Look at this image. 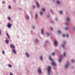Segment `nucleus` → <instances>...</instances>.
Segmentation results:
<instances>
[{
	"label": "nucleus",
	"instance_id": "f03ea898",
	"mask_svg": "<svg viewBox=\"0 0 75 75\" xmlns=\"http://www.w3.org/2000/svg\"><path fill=\"white\" fill-rule=\"evenodd\" d=\"M47 71H48V75H50V72H51V67L50 66H48V67Z\"/></svg>",
	"mask_w": 75,
	"mask_h": 75
},
{
	"label": "nucleus",
	"instance_id": "4c0bfd02",
	"mask_svg": "<svg viewBox=\"0 0 75 75\" xmlns=\"http://www.w3.org/2000/svg\"><path fill=\"white\" fill-rule=\"evenodd\" d=\"M33 8H35V6H33Z\"/></svg>",
	"mask_w": 75,
	"mask_h": 75
},
{
	"label": "nucleus",
	"instance_id": "58836bf2",
	"mask_svg": "<svg viewBox=\"0 0 75 75\" xmlns=\"http://www.w3.org/2000/svg\"><path fill=\"white\" fill-rule=\"evenodd\" d=\"M68 23H66V25H68Z\"/></svg>",
	"mask_w": 75,
	"mask_h": 75
},
{
	"label": "nucleus",
	"instance_id": "a18cd8bd",
	"mask_svg": "<svg viewBox=\"0 0 75 75\" xmlns=\"http://www.w3.org/2000/svg\"><path fill=\"white\" fill-rule=\"evenodd\" d=\"M51 11H52V10H51Z\"/></svg>",
	"mask_w": 75,
	"mask_h": 75
},
{
	"label": "nucleus",
	"instance_id": "49530a36",
	"mask_svg": "<svg viewBox=\"0 0 75 75\" xmlns=\"http://www.w3.org/2000/svg\"><path fill=\"white\" fill-rule=\"evenodd\" d=\"M64 44H65V43H64Z\"/></svg>",
	"mask_w": 75,
	"mask_h": 75
},
{
	"label": "nucleus",
	"instance_id": "6ab92c4d",
	"mask_svg": "<svg viewBox=\"0 0 75 75\" xmlns=\"http://www.w3.org/2000/svg\"><path fill=\"white\" fill-rule=\"evenodd\" d=\"M69 18H67V21H69Z\"/></svg>",
	"mask_w": 75,
	"mask_h": 75
},
{
	"label": "nucleus",
	"instance_id": "a211bd4d",
	"mask_svg": "<svg viewBox=\"0 0 75 75\" xmlns=\"http://www.w3.org/2000/svg\"><path fill=\"white\" fill-rule=\"evenodd\" d=\"M45 9L44 8H43L42 9V10L44 12H45Z\"/></svg>",
	"mask_w": 75,
	"mask_h": 75
},
{
	"label": "nucleus",
	"instance_id": "72a5a7b5",
	"mask_svg": "<svg viewBox=\"0 0 75 75\" xmlns=\"http://www.w3.org/2000/svg\"><path fill=\"white\" fill-rule=\"evenodd\" d=\"M10 75H13V74H12L11 73H10Z\"/></svg>",
	"mask_w": 75,
	"mask_h": 75
},
{
	"label": "nucleus",
	"instance_id": "393cba45",
	"mask_svg": "<svg viewBox=\"0 0 75 75\" xmlns=\"http://www.w3.org/2000/svg\"><path fill=\"white\" fill-rule=\"evenodd\" d=\"M60 14H62V11H60L59 12Z\"/></svg>",
	"mask_w": 75,
	"mask_h": 75
},
{
	"label": "nucleus",
	"instance_id": "a878e982",
	"mask_svg": "<svg viewBox=\"0 0 75 75\" xmlns=\"http://www.w3.org/2000/svg\"><path fill=\"white\" fill-rule=\"evenodd\" d=\"M65 30H68V28H65Z\"/></svg>",
	"mask_w": 75,
	"mask_h": 75
},
{
	"label": "nucleus",
	"instance_id": "e433bc0d",
	"mask_svg": "<svg viewBox=\"0 0 75 75\" xmlns=\"http://www.w3.org/2000/svg\"><path fill=\"white\" fill-rule=\"evenodd\" d=\"M47 35H48V36L49 35V34H48V33H47Z\"/></svg>",
	"mask_w": 75,
	"mask_h": 75
},
{
	"label": "nucleus",
	"instance_id": "412c9836",
	"mask_svg": "<svg viewBox=\"0 0 75 75\" xmlns=\"http://www.w3.org/2000/svg\"><path fill=\"white\" fill-rule=\"evenodd\" d=\"M74 62V60H71V62Z\"/></svg>",
	"mask_w": 75,
	"mask_h": 75
},
{
	"label": "nucleus",
	"instance_id": "7ed1b4c3",
	"mask_svg": "<svg viewBox=\"0 0 75 75\" xmlns=\"http://www.w3.org/2000/svg\"><path fill=\"white\" fill-rule=\"evenodd\" d=\"M63 55H64V56H60V58L59 59V62H61V60H62V58L63 57H64V56H65V52L64 53Z\"/></svg>",
	"mask_w": 75,
	"mask_h": 75
},
{
	"label": "nucleus",
	"instance_id": "473e14b6",
	"mask_svg": "<svg viewBox=\"0 0 75 75\" xmlns=\"http://www.w3.org/2000/svg\"><path fill=\"white\" fill-rule=\"evenodd\" d=\"M8 20H10V18L9 17H8Z\"/></svg>",
	"mask_w": 75,
	"mask_h": 75
},
{
	"label": "nucleus",
	"instance_id": "b1692460",
	"mask_svg": "<svg viewBox=\"0 0 75 75\" xmlns=\"http://www.w3.org/2000/svg\"><path fill=\"white\" fill-rule=\"evenodd\" d=\"M58 33H61V31H60L59 30L58 31Z\"/></svg>",
	"mask_w": 75,
	"mask_h": 75
},
{
	"label": "nucleus",
	"instance_id": "c756f323",
	"mask_svg": "<svg viewBox=\"0 0 75 75\" xmlns=\"http://www.w3.org/2000/svg\"><path fill=\"white\" fill-rule=\"evenodd\" d=\"M66 36H67V37H68L69 36V35H68V34H67L66 35Z\"/></svg>",
	"mask_w": 75,
	"mask_h": 75
},
{
	"label": "nucleus",
	"instance_id": "aec40b11",
	"mask_svg": "<svg viewBox=\"0 0 75 75\" xmlns=\"http://www.w3.org/2000/svg\"><path fill=\"white\" fill-rule=\"evenodd\" d=\"M8 8H11V6L9 5L8 7Z\"/></svg>",
	"mask_w": 75,
	"mask_h": 75
},
{
	"label": "nucleus",
	"instance_id": "7c9ffc66",
	"mask_svg": "<svg viewBox=\"0 0 75 75\" xmlns=\"http://www.w3.org/2000/svg\"><path fill=\"white\" fill-rule=\"evenodd\" d=\"M50 29L51 30H53L52 29V27H50Z\"/></svg>",
	"mask_w": 75,
	"mask_h": 75
},
{
	"label": "nucleus",
	"instance_id": "423d86ee",
	"mask_svg": "<svg viewBox=\"0 0 75 75\" xmlns=\"http://www.w3.org/2000/svg\"><path fill=\"white\" fill-rule=\"evenodd\" d=\"M7 26L8 28H10L11 26V25L10 23H9L8 24Z\"/></svg>",
	"mask_w": 75,
	"mask_h": 75
},
{
	"label": "nucleus",
	"instance_id": "39448f33",
	"mask_svg": "<svg viewBox=\"0 0 75 75\" xmlns=\"http://www.w3.org/2000/svg\"><path fill=\"white\" fill-rule=\"evenodd\" d=\"M54 44L55 45V46H57L58 44V42H57V41L56 40H55L54 42Z\"/></svg>",
	"mask_w": 75,
	"mask_h": 75
},
{
	"label": "nucleus",
	"instance_id": "dca6fc26",
	"mask_svg": "<svg viewBox=\"0 0 75 75\" xmlns=\"http://www.w3.org/2000/svg\"><path fill=\"white\" fill-rule=\"evenodd\" d=\"M57 3L59 4H60V2L59 1H57Z\"/></svg>",
	"mask_w": 75,
	"mask_h": 75
},
{
	"label": "nucleus",
	"instance_id": "f3484780",
	"mask_svg": "<svg viewBox=\"0 0 75 75\" xmlns=\"http://www.w3.org/2000/svg\"><path fill=\"white\" fill-rule=\"evenodd\" d=\"M41 34H43V29H42L41 30Z\"/></svg>",
	"mask_w": 75,
	"mask_h": 75
},
{
	"label": "nucleus",
	"instance_id": "9d476101",
	"mask_svg": "<svg viewBox=\"0 0 75 75\" xmlns=\"http://www.w3.org/2000/svg\"><path fill=\"white\" fill-rule=\"evenodd\" d=\"M26 54L27 57H29V54H28V53H26Z\"/></svg>",
	"mask_w": 75,
	"mask_h": 75
},
{
	"label": "nucleus",
	"instance_id": "cd10ccee",
	"mask_svg": "<svg viewBox=\"0 0 75 75\" xmlns=\"http://www.w3.org/2000/svg\"><path fill=\"white\" fill-rule=\"evenodd\" d=\"M54 54H55V53H52V55H54Z\"/></svg>",
	"mask_w": 75,
	"mask_h": 75
},
{
	"label": "nucleus",
	"instance_id": "bb28decb",
	"mask_svg": "<svg viewBox=\"0 0 75 75\" xmlns=\"http://www.w3.org/2000/svg\"><path fill=\"white\" fill-rule=\"evenodd\" d=\"M2 54H4V51H2Z\"/></svg>",
	"mask_w": 75,
	"mask_h": 75
},
{
	"label": "nucleus",
	"instance_id": "c9c22d12",
	"mask_svg": "<svg viewBox=\"0 0 75 75\" xmlns=\"http://www.w3.org/2000/svg\"><path fill=\"white\" fill-rule=\"evenodd\" d=\"M32 28H33V29H34V26H33L32 27Z\"/></svg>",
	"mask_w": 75,
	"mask_h": 75
},
{
	"label": "nucleus",
	"instance_id": "9b49d317",
	"mask_svg": "<svg viewBox=\"0 0 75 75\" xmlns=\"http://www.w3.org/2000/svg\"><path fill=\"white\" fill-rule=\"evenodd\" d=\"M6 35L7 36V37H8V38H10V36H9V35H8V33H7L6 34Z\"/></svg>",
	"mask_w": 75,
	"mask_h": 75
},
{
	"label": "nucleus",
	"instance_id": "6e6552de",
	"mask_svg": "<svg viewBox=\"0 0 75 75\" xmlns=\"http://www.w3.org/2000/svg\"><path fill=\"white\" fill-rule=\"evenodd\" d=\"M38 71L39 73H40V74H41V69H40V68H39Z\"/></svg>",
	"mask_w": 75,
	"mask_h": 75
},
{
	"label": "nucleus",
	"instance_id": "20e7f679",
	"mask_svg": "<svg viewBox=\"0 0 75 75\" xmlns=\"http://www.w3.org/2000/svg\"><path fill=\"white\" fill-rule=\"evenodd\" d=\"M10 46H11V48L12 49H14V48H15V46H14V45L13 44H11L10 45Z\"/></svg>",
	"mask_w": 75,
	"mask_h": 75
},
{
	"label": "nucleus",
	"instance_id": "c03bdc74",
	"mask_svg": "<svg viewBox=\"0 0 75 75\" xmlns=\"http://www.w3.org/2000/svg\"><path fill=\"white\" fill-rule=\"evenodd\" d=\"M46 42H48V41H46Z\"/></svg>",
	"mask_w": 75,
	"mask_h": 75
},
{
	"label": "nucleus",
	"instance_id": "37998d69",
	"mask_svg": "<svg viewBox=\"0 0 75 75\" xmlns=\"http://www.w3.org/2000/svg\"><path fill=\"white\" fill-rule=\"evenodd\" d=\"M14 2H16V1L15 0H14Z\"/></svg>",
	"mask_w": 75,
	"mask_h": 75
},
{
	"label": "nucleus",
	"instance_id": "a19ab883",
	"mask_svg": "<svg viewBox=\"0 0 75 75\" xmlns=\"http://www.w3.org/2000/svg\"><path fill=\"white\" fill-rule=\"evenodd\" d=\"M63 37H65V35H63Z\"/></svg>",
	"mask_w": 75,
	"mask_h": 75
},
{
	"label": "nucleus",
	"instance_id": "2f4dec72",
	"mask_svg": "<svg viewBox=\"0 0 75 75\" xmlns=\"http://www.w3.org/2000/svg\"><path fill=\"white\" fill-rule=\"evenodd\" d=\"M62 47H64V45H62Z\"/></svg>",
	"mask_w": 75,
	"mask_h": 75
},
{
	"label": "nucleus",
	"instance_id": "c85d7f7f",
	"mask_svg": "<svg viewBox=\"0 0 75 75\" xmlns=\"http://www.w3.org/2000/svg\"><path fill=\"white\" fill-rule=\"evenodd\" d=\"M40 15H42V12H40Z\"/></svg>",
	"mask_w": 75,
	"mask_h": 75
},
{
	"label": "nucleus",
	"instance_id": "f8f14e48",
	"mask_svg": "<svg viewBox=\"0 0 75 75\" xmlns=\"http://www.w3.org/2000/svg\"><path fill=\"white\" fill-rule=\"evenodd\" d=\"M37 6H38V7H40V6L39 5V4H38V2H37Z\"/></svg>",
	"mask_w": 75,
	"mask_h": 75
},
{
	"label": "nucleus",
	"instance_id": "ea45409f",
	"mask_svg": "<svg viewBox=\"0 0 75 75\" xmlns=\"http://www.w3.org/2000/svg\"><path fill=\"white\" fill-rule=\"evenodd\" d=\"M36 41L38 42V40L36 39Z\"/></svg>",
	"mask_w": 75,
	"mask_h": 75
},
{
	"label": "nucleus",
	"instance_id": "0eeeda50",
	"mask_svg": "<svg viewBox=\"0 0 75 75\" xmlns=\"http://www.w3.org/2000/svg\"><path fill=\"white\" fill-rule=\"evenodd\" d=\"M12 51L14 54H16V51L15 50V49H12Z\"/></svg>",
	"mask_w": 75,
	"mask_h": 75
},
{
	"label": "nucleus",
	"instance_id": "ddd939ff",
	"mask_svg": "<svg viewBox=\"0 0 75 75\" xmlns=\"http://www.w3.org/2000/svg\"><path fill=\"white\" fill-rule=\"evenodd\" d=\"M69 63H68L67 64H66L65 66V67L67 68L68 67V65Z\"/></svg>",
	"mask_w": 75,
	"mask_h": 75
},
{
	"label": "nucleus",
	"instance_id": "79ce46f5",
	"mask_svg": "<svg viewBox=\"0 0 75 75\" xmlns=\"http://www.w3.org/2000/svg\"><path fill=\"white\" fill-rule=\"evenodd\" d=\"M1 34V30H0V34Z\"/></svg>",
	"mask_w": 75,
	"mask_h": 75
},
{
	"label": "nucleus",
	"instance_id": "f704fd0d",
	"mask_svg": "<svg viewBox=\"0 0 75 75\" xmlns=\"http://www.w3.org/2000/svg\"><path fill=\"white\" fill-rule=\"evenodd\" d=\"M2 3L3 4H4V3H5V2L4 1H3Z\"/></svg>",
	"mask_w": 75,
	"mask_h": 75
},
{
	"label": "nucleus",
	"instance_id": "2eb2a0df",
	"mask_svg": "<svg viewBox=\"0 0 75 75\" xmlns=\"http://www.w3.org/2000/svg\"><path fill=\"white\" fill-rule=\"evenodd\" d=\"M8 65L9 67H10V68H11V67H12V66H11V65L10 64H9Z\"/></svg>",
	"mask_w": 75,
	"mask_h": 75
},
{
	"label": "nucleus",
	"instance_id": "4be33fe9",
	"mask_svg": "<svg viewBox=\"0 0 75 75\" xmlns=\"http://www.w3.org/2000/svg\"><path fill=\"white\" fill-rule=\"evenodd\" d=\"M40 59H41V60H42V56L40 57Z\"/></svg>",
	"mask_w": 75,
	"mask_h": 75
},
{
	"label": "nucleus",
	"instance_id": "f257e3e1",
	"mask_svg": "<svg viewBox=\"0 0 75 75\" xmlns=\"http://www.w3.org/2000/svg\"><path fill=\"white\" fill-rule=\"evenodd\" d=\"M49 59L50 60H51V61H52V65H56V63H55L54 61V60H52V59H51V57H49Z\"/></svg>",
	"mask_w": 75,
	"mask_h": 75
},
{
	"label": "nucleus",
	"instance_id": "4468645a",
	"mask_svg": "<svg viewBox=\"0 0 75 75\" xmlns=\"http://www.w3.org/2000/svg\"><path fill=\"white\" fill-rule=\"evenodd\" d=\"M37 14H36L35 15V18L37 19Z\"/></svg>",
	"mask_w": 75,
	"mask_h": 75
},
{
	"label": "nucleus",
	"instance_id": "5701e85b",
	"mask_svg": "<svg viewBox=\"0 0 75 75\" xmlns=\"http://www.w3.org/2000/svg\"><path fill=\"white\" fill-rule=\"evenodd\" d=\"M26 17H27L28 19H29V17H28V15H27L26 16Z\"/></svg>",
	"mask_w": 75,
	"mask_h": 75
},
{
	"label": "nucleus",
	"instance_id": "1a4fd4ad",
	"mask_svg": "<svg viewBox=\"0 0 75 75\" xmlns=\"http://www.w3.org/2000/svg\"><path fill=\"white\" fill-rule=\"evenodd\" d=\"M5 42H6V44H8V42H9V40H6L5 41Z\"/></svg>",
	"mask_w": 75,
	"mask_h": 75
}]
</instances>
